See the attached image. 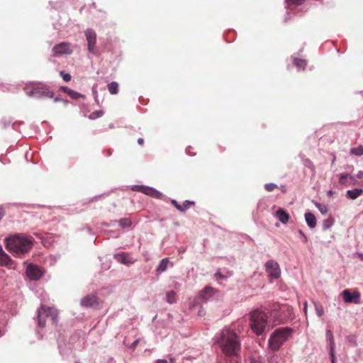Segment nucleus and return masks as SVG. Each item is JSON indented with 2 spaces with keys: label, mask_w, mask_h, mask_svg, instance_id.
Returning <instances> with one entry per match:
<instances>
[{
  "label": "nucleus",
  "mask_w": 363,
  "mask_h": 363,
  "mask_svg": "<svg viewBox=\"0 0 363 363\" xmlns=\"http://www.w3.org/2000/svg\"><path fill=\"white\" fill-rule=\"evenodd\" d=\"M69 96L70 98H72V99H78L79 98H83V99L84 98V95H83L76 91H74L72 89H71V91H70Z\"/></svg>",
  "instance_id": "473e14b6"
},
{
  "label": "nucleus",
  "mask_w": 363,
  "mask_h": 363,
  "mask_svg": "<svg viewBox=\"0 0 363 363\" xmlns=\"http://www.w3.org/2000/svg\"><path fill=\"white\" fill-rule=\"evenodd\" d=\"M305 220L308 226L313 229L316 226L317 220L315 216L311 212H307L305 213Z\"/></svg>",
  "instance_id": "aec40b11"
},
{
  "label": "nucleus",
  "mask_w": 363,
  "mask_h": 363,
  "mask_svg": "<svg viewBox=\"0 0 363 363\" xmlns=\"http://www.w3.org/2000/svg\"><path fill=\"white\" fill-rule=\"evenodd\" d=\"M4 331H3V330H1V328H0V337H2V335H3V334H4Z\"/></svg>",
  "instance_id": "4d7b16f0"
},
{
  "label": "nucleus",
  "mask_w": 363,
  "mask_h": 363,
  "mask_svg": "<svg viewBox=\"0 0 363 363\" xmlns=\"http://www.w3.org/2000/svg\"><path fill=\"white\" fill-rule=\"evenodd\" d=\"M306 306H307V303L306 302L304 304L305 308H306Z\"/></svg>",
  "instance_id": "e2e57ef3"
},
{
  "label": "nucleus",
  "mask_w": 363,
  "mask_h": 363,
  "mask_svg": "<svg viewBox=\"0 0 363 363\" xmlns=\"http://www.w3.org/2000/svg\"><path fill=\"white\" fill-rule=\"evenodd\" d=\"M218 291L211 286H206L199 294V298L207 301L211 297H212L215 293Z\"/></svg>",
  "instance_id": "f3484780"
},
{
  "label": "nucleus",
  "mask_w": 363,
  "mask_h": 363,
  "mask_svg": "<svg viewBox=\"0 0 363 363\" xmlns=\"http://www.w3.org/2000/svg\"><path fill=\"white\" fill-rule=\"evenodd\" d=\"M26 90L28 95L35 96L38 98L54 97V92L50 87L43 83H33L30 86H28Z\"/></svg>",
  "instance_id": "20e7f679"
},
{
  "label": "nucleus",
  "mask_w": 363,
  "mask_h": 363,
  "mask_svg": "<svg viewBox=\"0 0 363 363\" xmlns=\"http://www.w3.org/2000/svg\"><path fill=\"white\" fill-rule=\"evenodd\" d=\"M335 223V219L333 217H329L325 219L322 223L323 230H326L330 228Z\"/></svg>",
  "instance_id": "393cba45"
},
{
  "label": "nucleus",
  "mask_w": 363,
  "mask_h": 363,
  "mask_svg": "<svg viewBox=\"0 0 363 363\" xmlns=\"http://www.w3.org/2000/svg\"><path fill=\"white\" fill-rule=\"evenodd\" d=\"M166 300L170 304L175 303L177 301V293L173 290L167 292Z\"/></svg>",
  "instance_id": "b1692460"
},
{
  "label": "nucleus",
  "mask_w": 363,
  "mask_h": 363,
  "mask_svg": "<svg viewBox=\"0 0 363 363\" xmlns=\"http://www.w3.org/2000/svg\"><path fill=\"white\" fill-rule=\"evenodd\" d=\"M277 188H278L277 185L274 183H267L264 184V189L269 192L274 191Z\"/></svg>",
  "instance_id": "58836bf2"
},
{
  "label": "nucleus",
  "mask_w": 363,
  "mask_h": 363,
  "mask_svg": "<svg viewBox=\"0 0 363 363\" xmlns=\"http://www.w3.org/2000/svg\"><path fill=\"white\" fill-rule=\"evenodd\" d=\"M137 342H133V343L132 344L131 347H135V345H136Z\"/></svg>",
  "instance_id": "13d9d810"
},
{
  "label": "nucleus",
  "mask_w": 363,
  "mask_h": 363,
  "mask_svg": "<svg viewBox=\"0 0 363 363\" xmlns=\"http://www.w3.org/2000/svg\"><path fill=\"white\" fill-rule=\"evenodd\" d=\"M330 355L332 363H335V343L334 342H331L330 345Z\"/></svg>",
  "instance_id": "72a5a7b5"
},
{
  "label": "nucleus",
  "mask_w": 363,
  "mask_h": 363,
  "mask_svg": "<svg viewBox=\"0 0 363 363\" xmlns=\"http://www.w3.org/2000/svg\"><path fill=\"white\" fill-rule=\"evenodd\" d=\"M281 191H282V192H284H284H286V189H285V186H281Z\"/></svg>",
  "instance_id": "6e6d98bb"
},
{
  "label": "nucleus",
  "mask_w": 363,
  "mask_h": 363,
  "mask_svg": "<svg viewBox=\"0 0 363 363\" xmlns=\"http://www.w3.org/2000/svg\"><path fill=\"white\" fill-rule=\"evenodd\" d=\"M118 223H119L120 226L122 228H128L131 225L132 222L130 218H125L120 219L118 220Z\"/></svg>",
  "instance_id": "c756f323"
},
{
  "label": "nucleus",
  "mask_w": 363,
  "mask_h": 363,
  "mask_svg": "<svg viewBox=\"0 0 363 363\" xmlns=\"http://www.w3.org/2000/svg\"><path fill=\"white\" fill-rule=\"evenodd\" d=\"M306 0H285L286 4L288 6L290 5H296L299 6L303 4Z\"/></svg>",
  "instance_id": "f704fd0d"
},
{
  "label": "nucleus",
  "mask_w": 363,
  "mask_h": 363,
  "mask_svg": "<svg viewBox=\"0 0 363 363\" xmlns=\"http://www.w3.org/2000/svg\"><path fill=\"white\" fill-rule=\"evenodd\" d=\"M108 90L111 94H117L118 92V84L116 82H112L107 86Z\"/></svg>",
  "instance_id": "bb28decb"
},
{
  "label": "nucleus",
  "mask_w": 363,
  "mask_h": 363,
  "mask_svg": "<svg viewBox=\"0 0 363 363\" xmlns=\"http://www.w3.org/2000/svg\"><path fill=\"white\" fill-rule=\"evenodd\" d=\"M55 102L62 101L63 99L60 97V96H56L52 98Z\"/></svg>",
  "instance_id": "49530a36"
},
{
  "label": "nucleus",
  "mask_w": 363,
  "mask_h": 363,
  "mask_svg": "<svg viewBox=\"0 0 363 363\" xmlns=\"http://www.w3.org/2000/svg\"><path fill=\"white\" fill-rule=\"evenodd\" d=\"M60 90L63 91L64 93H66L69 96L71 89L66 86H61L60 87Z\"/></svg>",
  "instance_id": "79ce46f5"
},
{
  "label": "nucleus",
  "mask_w": 363,
  "mask_h": 363,
  "mask_svg": "<svg viewBox=\"0 0 363 363\" xmlns=\"http://www.w3.org/2000/svg\"><path fill=\"white\" fill-rule=\"evenodd\" d=\"M34 238L24 234H16L5 239V245L14 257L23 258L33 248Z\"/></svg>",
  "instance_id": "f257e3e1"
},
{
  "label": "nucleus",
  "mask_w": 363,
  "mask_h": 363,
  "mask_svg": "<svg viewBox=\"0 0 363 363\" xmlns=\"http://www.w3.org/2000/svg\"><path fill=\"white\" fill-rule=\"evenodd\" d=\"M58 311L53 308L41 305L37 311V316L35 318L37 322V332L40 333L41 330L45 328L46 325V318L50 317L52 324L57 326L58 323Z\"/></svg>",
  "instance_id": "f03ea898"
},
{
  "label": "nucleus",
  "mask_w": 363,
  "mask_h": 363,
  "mask_svg": "<svg viewBox=\"0 0 363 363\" xmlns=\"http://www.w3.org/2000/svg\"><path fill=\"white\" fill-rule=\"evenodd\" d=\"M339 183L343 186H355L359 184V182L357 178L348 173L340 174Z\"/></svg>",
  "instance_id": "4468645a"
},
{
  "label": "nucleus",
  "mask_w": 363,
  "mask_h": 363,
  "mask_svg": "<svg viewBox=\"0 0 363 363\" xmlns=\"http://www.w3.org/2000/svg\"><path fill=\"white\" fill-rule=\"evenodd\" d=\"M355 177L357 179H362L363 178V171H359Z\"/></svg>",
  "instance_id": "de8ad7c7"
},
{
  "label": "nucleus",
  "mask_w": 363,
  "mask_h": 363,
  "mask_svg": "<svg viewBox=\"0 0 363 363\" xmlns=\"http://www.w3.org/2000/svg\"><path fill=\"white\" fill-rule=\"evenodd\" d=\"M92 93H93V95H94V97L95 102L96 103V104L98 106H99L100 104H99V99H98V93H97V89H96V85H94L93 86V87H92Z\"/></svg>",
  "instance_id": "ea45409f"
},
{
  "label": "nucleus",
  "mask_w": 363,
  "mask_h": 363,
  "mask_svg": "<svg viewBox=\"0 0 363 363\" xmlns=\"http://www.w3.org/2000/svg\"><path fill=\"white\" fill-rule=\"evenodd\" d=\"M265 270L272 279H277L280 277L281 269L279 264L274 260L270 259L265 263Z\"/></svg>",
  "instance_id": "9d476101"
},
{
  "label": "nucleus",
  "mask_w": 363,
  "mask_h": 363,
  "mask_svg": "<svg viewBox=\"0 0 363 363\" xmlns=\"http://www.w3.org/2000/svg\"><path fill=\"white\" fill-rule=\"evenodd\" d=\"M282 342H267V347L273 351L278 350L281 346Z\"/></svg>",
  "instance_id": "cd10ccee"
},
{
  "label": "nucleus",
  "mask_w": 363,
  "mask_h": 363,
  "mask_svg": "<svg viewBox=\"0 0 363 363\" xmlns=\"http://www.w3.org/2000/svg\"><path fill=\"white\" fill-rule=\"evenodd\" d=\"M60 75L62 77L63 80L66 82H69L72 79L70 74L66 73L65 71H60Z\"/></svg>",
  "instance_id": "4c0bfd02"
},
{
  "label": "nucleus",
  "mask_w": 363,
  "mask_h": 363,
  "mask_svg": "<svg viewBox=\"0 0 363 363\" xmlns=\"http://www.w3.org/2000/svg\"><path fill=\"white\" fill-rule=\"evenodd\" d=\"M363 194L362 189H354L352 190H347L346 192L347 198L354 200Z\"/></svg>",
  "instance_id": "412c9836"
},
{
  "label": "nucleus",
  "mask_w": 363,
  "mask_h": 363,
  "mask_svg": "<svg viewBox=\"0 0 363 363\" xmlns=\"http://www.w3.org/2000/svg\"><path fill=\"white\" fill-rule=\"evenodd\" d=\"M350 153L357 156L363 155V145H359L357 147H352L350 150Z\"/></svg>",
  "instance_id": "c85d7f7f"
},
{
  "label": "nucleus",
  "mask_w": 363,
  "mask_h": 363,
  "mask_svg": "<svg viewBox=\"0 0 363 363\" xmlns=\"http://www.w3.org/2000/svg\"><path fill=\"white\" fill-rule=\"evenodd\" d=\"M52 52H53L54 57H58L62 55H70L72 53L73 50L71 48V45L69 43L62 42L55 45L52 48Z\"/></svg>",
  "instance_id": "9b49d317"
},
{
  "label": "nucleus",
  "mask_w": 363,
  "mask_h": 363,
  "mask_svg": "<svg viewBox=\"0 0 363 363\" xmlns=\"http://www.w3.org/2000/svg\"><path fill=\"white\" fill-rule=\"evenodd\" d=\"M101 303L100 298L95 294H90L80 300V305L84 308H93Z\"/></svg>",
  "instance_id": "f8f14e48"
},
{
  "label": "nucleus",
  "mask_w": 363,
  "mask_h": 363,
  "mask_svg": "<svg viewBox=\"0 0 363 363\" xmlns=\"http://www.w3.org/2000/svg\"><path fill=\"white\" fill-rule=\"evenodd\" d=\"M104 115V111H93L89 116V118L91 120H95L98 118L101 117Z\"/></svg>",
  "instance_id": "2f4dec72"
},
{
  "label": "nucleus",
  "mask_w": 363,
  "mask_h": 363,
  "mask_svg": "<svg viewBox=\"0 0 363 363\" xmlns=\"http://www.w3.org/2000/svg\"><path fill=\"white\" fill-rule=\"evenodd\" d=\"M259 342V345L262 346V347H264L263 345H262V342Z\"/></svg>",
  "instance_id": "bf43d9fd"
},
{
  "label": "nucleus",
  "mask_w": 363,
  "mask_h": 363,
  "mask_svg": "<svg viewBox=\"0 0 363 363\" xmlns=\"http://www.w3.org/2000/svg\"><path fill=\"white\" fill-rule=\"evenodd\" d=\"M84 34H85L86 40L87 41L88 51L93 55H96L97 50L96 49V32L91 28H88L84 31Z\"/></svg>",
  "instance_id": "1a4fd4ad"
},
{
  "label": "nucleus",
  "mask_w": 363,
  "mask_h": 363,
  "mask_svg": "<svg viewBox=\"0 0 363 363\" xmlns=\"http://www.w3.org/2000/svg\"><path fill=\"white\" fill-rule=\"evenodd\" d=\"M343 300L346 303H353L355 304L360 303V294L357 291H354L352 294L348 289H345L342 292Z\"/></svg>",
  "instance_id": "ddd939ff"
},
{
  "label": "nucleus",
  "mask_w": 363,
  "mask_h": 363,
  "mask_svg": "<svg viewBox=\"0 0 363 363\" xmlns=\"http://www.w3.org/2000/svg\"><path fill=\"white\" fill-rule=\"evenodd\" d=\"M4 216V211L2 208H0V220L2 219Z\"/></svg>",
  "instance_id": "09e8293b"
},
{
  "label": "nucleus",
  "mask_w": 363,
  "mask_h": 363,
  "mask_svg": "<svg viewBox=\"0 0 363 363\" xmlns=\"http://www.w3.org/2000/svg\"><path fill=\"white\" fill-rule=\"evenodd\" d=\"M218 343H220V347L225 356L238 358L240 350V342H218Z\"/></svg>",
  "instance_id": "39448f33"
},
{
  "label": "nucleus",
  "mask_w": 363,
  "mask_h": 363,
  "mask_svg": "<svg viewBox=\"0 0 363 363\" xmlns=\"http://www.w3.org/2000/svg\"><path fill=\"white\" fill-rule=\"evenodd\" d=\"M276 216L277 219L283 224L287 223L290 218L289 214L282 208L277 210Z\"/></svg>",
  "instance_id": "6ab92c4d"
},
{
  "label": "nucleus",
  "mask_w": 363,
  "mask_h": 363,
  "mask_svg": "<svg viewBox=\"0 0 363 363\" xmlns=\"http://www.w3.org/2000/svg\"><path fill=\"white\" fill-rule=\"evenodd\" d=\"M267 325V315L265 313L255 311L251 314L250 327L252 331L257 335L263 333Z\"/></svg>",
  "instance_id": "7ed1b4c3"
},
{
  "label": "nucleus",
  "mask_w": 363,
  "mask_h": 363,
  "mask_svg": "<svg viewBox=\"0 0 363 363\" xmlns=\"http://www.w3.org/2000/svg\"><path fill=\"white\" fill-rule=\"evenodd\" d=\"M202 314V312H201V311H199V315H201Z\"/></svg>",
  "instance_id": "052dcab7"
},
{
  "label": "nucleus",
  "mask_w": 363,
  "mask_h": 363,
  "mask_svg": "<svg viewBox=\"0 0 363 363\" xmlns=\"http://www.w3.org/2000/svg\"><path fill=\"white\" fill-rule=\"evenodd\" d=\"M202 314V312H201V311H199V315H201Z\"/></svg>",
  "instance_id": "680f3d73"
},
{
  "label": "nucleus",
  "mask_w": 363,
  "mask_h": 363,
  "mask_svg": "<svg viewBox=\"0 0 363 363\" xmlns=\"http://www.w3.org/2000/svg\"><path fill=\"white\" fill-rule=\"evenodd\" d=\"M315 206L318 208L322 214H326L328 211V208L326 206L323 205L320 203H316Z\"/></svg>",
  "instance_id": "c9c22d12"
},
{
  "label": "nucleus",
  "mask_w": 363,
  "mask_h": 363,
  "mask_svg": "<svg viewBox=\"0 0 363 363\" xmlns=\"http://www.w3.org/2000/svg\"><path fill=\"white\" fill-rule=\"evenodd\" d=\"M214 276H215V278H216V280L225 279L228 277H230V275H224V274H223L220 269L217 270V272L215 273Z\"/></svg>",
  "instance_id": "e433bc0d"
},
{
  "label": "nucleus",
  "mask_w": 363,
  "mask_h": 363,
  "mask_svg": "<svg viewBox=\"0 0 363 363\" xmlns=\"http://www.w3.org/2000/svg\"><path fill=\"white\" fill-rule=\"evenodd\" d=\"M293 64L298 69H305L307 65V61L303 59H300L297 57L293 58Z\"/></svg>",
  "instance_id": "4be33fe9"
},
{
  "label": "nucleus",
  "mask_w": 363,
  "mask_h": 363,
  "mask_svg": "<svg viewBox=\"0 0 363 363\" xmlns=\"http://www.w3.org/2000/svg\"><path fill=\"white\" fill-rule=\"evenodd\" d=\"M315 309L317 314L319 317H321L323 314V308L321 306H318V305L315 304Z\"/></svg>",
  "instance_id": "a19ab883"
},
{
  "label": "nucleus",
  "mask_w": 363,
  "mask_h": 363,
  "mask_svg": "<svg viewBox=\"0 0 363 363\" xmlns=\"http://www.w3.org/2000/svg\"><path fill=\"white\" fill-rule=\"evenodd\" d=\"M334 193H335V192H334L333 191H332V190H329V191L327 192V195H328V196H332L334 194Z\"/></svg>",
  "instance_id": "3c124183"
},
{
  "label": "nucleus",
  "mask_w": 363,
  "mask_h": 363,
  "mask_svg": "<svg viewBox=\"0 0 363 363\" xmlns=\"http://www.w3.org/2000/svg\"><path fill=\"white\" fill-rule=\"evenodd\" d=\"M114 258L120 263L123 264H133L135 260L127 252H120L114 255Z\"/></svg>",
  "instance_id": "a211bd4d"
},
{
  "label": "nucleus",
  "mask_w": 363,
  "mask_h": 363,
  "mask_svg": "<svg viewBox=\"0 0 363 363\" xmlns=\"http://www.w3.org/2000/svg\"><path fill=\"white\" fill-rule=\"evenodd\" d=\"M326 338L328 340H333V335L331 330H328L326 332Z\"/></svg>",
  "instance_id": "c03bdc74"
},
{
  "label": "nucleus",
  "mask_w": 363,
  "mask_h": 363,
  "mask_svg": "<svg viewBox=\"0 0 363 363\" xmlns=\"http://www.w3.org/2000/svg\"><path fill=\"white\" fill-rule=\"evenodd\" d=\"M131 190L137 192H141L155 199H162L164 198V195L160 191L147 186L133 185L131 186Z\"/></svg>",
  "instance_id": "0eeeda50"
},
{
  "label": "nucleus",
  "mask_w": 363,
  "mask_h": 363,
  "mask_svg": "<svg viewBox=\"0 0 363 363\" xmlns=\"http://www.w3.org/2000/svg\"><path fill=\"white\" fill-rule=\"evenodd\" d=\"M0 265L9 269H15L16 264L0 246Z\"/></svg>",
  "instance_id": "2eb2a0df"
},
{
  "label": "nucleus",
  "mask_w": 363,
  "mask_h": 363,
  "mask_svg": "<svg viewBox=\"0 0 363 363\" xmlns=\"http://www.w3.org/2000/svg\"><path fill=\"white\" fill-rule=\"evenodd\" d=\"M299 234L303 238L304 242H307L308 238H307L306 235L304 234V233L301 230H299Z\"/></svg>",
  "instance_id": "a18cd8bd"
},
{
  "label": "nucleus",
  "mask_w": 363,
  "mask_h": 363,
  "mask_svg": "<svg viewBox=\"0 0 363 363\" xmlns=\"http://www.w3.org/2000/svg\"><path fill=\"white\" fill-rule=\"evenodd\" d=\"M62 102H63L65 106H67L69 104V101H68L67 99H63Z\"/></svg>",
  "instance_id": "5fc2aeb1"
},
{
  "label": "nucleus",
  "mask_w": 363,
  "mask_h": 363,
  "mask_svg": "<svg viewBox=\"0 0 363 363\" xmlns=\"http://www.w3.org/2000/svg\"><path fill=\"white\" fill-rule=\"evenodd\" d=\"M303 164L305 167L310 169L313 172H315V166H314L313 162L310 159H308V158L304 159Z\"/></svg>",
  "instance_id": "7c9ffc66"
},
{
  "label": "nucleus",
  "mask_w": 363,
  "mask_h": 363,
  "mask_svg": "<svg viewBox=\"0 0 363 363\" xmlns=\"http://www.w3.org/2000/svg\"><path fill=\"white\" fill-rule=\"evenodd\" d=\"M294 329L289 327H280L274 330L269 340H286L292 337Z\"/></svg>",
  "instance_id": "423d86ee"
},
{
  "label": "nucleus",
  "mask_w": 363,
  "mask_h": 363,
  "mask_svg": "<svg viewBox=\"0 0 363 363\" xmlns=\"http://www.w3.org/2000/svg\"><path fill=\"white\" fill-rule=\"evenodd\" d=\"M194 205H195V202L194 201H189V200H186L181 205V208L179 209V211L181 213H185L186 210L190 208L191 206H194Z\"/></svg>",
  "instance_id": "a878e982"
},
{
  "label": "nucleus",
  "mask_w": 363,
  "mask_h": 363,
  "mask_svg": "<svg viewBox=\"0 0 363 363\" xmlns=\"http://www.w3.org/2000/svg\"><path fill=\"white\" fill-rule=\"evenodd\" d=\"M240 339L238 333L232 329L225 328L221 331L220 337L218 340H237Z\"/></svg>",
  "instance_id": "dca6fc26"
},
{
  "label": "nucleus",
  "mask_w": 363,
  "mask_h": 363,
  "mask_svg": "<svg viewBox=\"0 0 363 363\" xmlns=\"http://www.w3.org/2000/svg\"><path fill=\"white\" fill-rule=\"evenodd\" d=\"M45 274V271L39 266L29 264L26 269V274L30 280L38 281Z\"/></svg>",
  "instance_id": "6e6552de"
},
{
  "label": "nucleus",
  "mask_w": 363,
  "mask_h": 363,
  "mask_svg": "<svg viewBox=\"0 0 363 363\" xmlns=\"http://www.w3.org/2000/svg\"><path fill=\"white\" fill-rule=\"evenodd\" d=\"M168 262H169L168 258H163L160 261V262L156 269L157 274H160L162 272L166 271Z\"/></svg>",
  "instance_id": "5701e85b"
},
{
  "label": "nucleus",
  "mask_w": 363,
  "mask_h": 363,
  "mask_svg": "<svg viewBox=\"0 0 363 363\" xmlns=\"http://www.w3.org/2000/svg\"><path fill=\"white\" fill-rule=\"evenodd\" d=\"M157 363H167V361L165 359H158Z\"/></svg>",
  "instance_id": "603ef678"
},
{
  "label": "nucleus",
  "mask_w": 363,
  "mask_h": 363,
  "mask_svg": "<svg viewBox=\"0 0 363 363\" xmlns=\"http://www.w3.org/2000/svg\"><path fill=\"white\" fill-rule=\"evenodd\" d=\"M335 160H336V156L334 154H333L332 164H334Z\"/></svg>",
  "instance_id": "864d4df0"
},
{
  "label": "nucleus",
  "mask_w": 363,
  "mask_h": 363,
  "mask_svg": "<svg viewBox=\"0 0 363 363\" xmlns=\"http://www.w3.org/2000/svg\"><path fill=\"white\" fill-rule=\"evenodd\" d=\"M170 202L179 211L181 204H179L175 199H171Z\"/></svg>",
  "instance_id": "37998d69"
},
{
  "label": "nucleus",
  "mask_w": 363,
  "mask_h": 363,
  "mask_svg": "<svg viewBox=\"0 0 363 363\" xmlns=\"http://www.w3.org/2000/svg\"><path fill=\"white\" fill-rule=\"evenodd\" d=\"M138 143L140 145H143L144 144V140L141 138H138Z\"/></svg>",
  "instance_id": "8fccbe9b"
}]
</instances>
